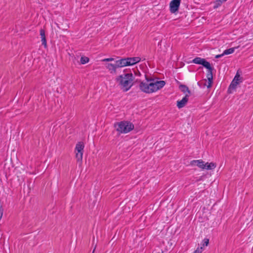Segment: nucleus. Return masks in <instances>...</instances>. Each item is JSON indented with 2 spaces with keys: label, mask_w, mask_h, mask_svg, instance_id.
Wrapping results in <instances>:
<instances>
[{
  "label": "nucleus",
  "mask_w": 253,
  "mask_h": 253,
  "mask_svg": "<svg viewBox=\"0 0 253 253\" xmlns=\"http://www.w3.org/2000/svg\"><path fill=\"white\" fill-rule=\"evenodd\" d=\"M165 84V82L164 81H157L153 79H146L145 82H141L139 87L142 91L150 93L160 89Z\"/></svg>",
  "instance_id": "f257e3e1"
},
{
  "label": "nucleus",
  "mask_w": 253,
  "mask_h": 253,
  "mask_svg": "<svg viewBox=\"0 0 253 253\" xmlns=\"http://www.w3.org/2000/svg\"><path fill=\"white\" fill-rule=\"evenodd\" d=\"M133 76L132 73L124 74L118 76L116 82L123 91H128L133 84Z\"/></svg>",
  "instance_id": "f03ea898"
},
{
  "label": "nucleus",
  "mask_w": 253,
  "mask_h": 253,
  "mask_svg": "<svg viewBox=\"0 0 253 253\" xmlns=\"http://www.w3.org/2000/svg\"><path fill=\"white\" fill-rule=\"evenodd\" d=\"M114 126L116 130L120 133H126L134 128L133 125L127 121H122L115 124Z\"/></svg>",
  "instance_id": "7ed1b4c3"
},
{
  "label": "nucleus",
  "mask_w": 253,
  "mask_h": 253,
  "mask_svg": "<svg viewBox=\"0 0 253 253\" xmlns=\"http://www.w3.org/2000/svg\"><path fill=\"white\" fill-rule=\"evenodd\" d=\"M105 67L111 74L116 75L117 73L118 69L123 67L121 60L120 59L116 60L114 63H107L105 64Z\"/></svg>",
  "instance_id": "20e7f679"
},
{
  "label": "nucleus",
  "mask_w": 253,
  "mask_h": 253,
  "mask_svg": "<svg viewBox=\"0 0 253 253\" xmlns=\"http://www.w3.org/2000/svg\"><path fill=\"white\" fill-rule=\"evenodd\" d=\"M242 82V78L240 76L239 72H237L233 81H232L228 88L229 93L232 92V90H235L237 86Z\"/></svg>",
  "instance_id": "39448f33"
},
{
  "label": "nucleus",
  "mask_w": 253,
  "mask_h": 253,
  "mask_svg": "<svg viewBox=\"0 0 253 253\" xmlns=\"http://www.w3.org/2000/svg\"><path fill=\"white\" fill-rule=\"evenodd\" d=\"M123 67L133 65L140 60L138 57L121 59Z\"/></svg>",
  "instance_id": "423d86ee"
},
{
  "label": "nucleus",
  "mask_w": 253,
  "mask_h": 253,
  "mask_svg": "<svg viewBox=\"0 0 253 253\" xmlns=\"http://www.w3.org/2000/svg\"><path fill=\"white\" fill-rule=\"evenodd\" d=\"M181 0H172L169 3L170 11L174 13L178 11Z\"/></svg>",
  "instance_id": "0eeeda50"
},
{
  "label": "nucleus",
  "mask_w": 253,
  "mask_h": 253,
  "mask_svg": "<svg viewBox=\"0 0 253 253\" xmlns=\"http://www.w3.org/2000/svg\"><path fill=\"white\" fill-rule=\"evenodd\" d=\"M193 62L195 64L202 65L208 69H211V65L210 63L206 61L205 59L203 58L196 57L193 60Z\"/></svg>",
  "instance_id": "6e6552de"
},
{
  "label": "nucleus",
  "mask_w": 253,
  "mask_h": 253,
  "mask_svg": "<svg viewBox=\"0 0 253 253\" xmlns=\"http://www.w3.org/2000/svg\"><path fill=\"white\" fill-rule=\"evenodd\" d=\"M189 99L188 94H185V96L181 100L177 101V106L178 108L183 107L188 102Z\"/></svg>",
  "instance_id": "1a4fd4ad"
},
{
  "label": "nucleus",
  "mask_w": 253,
  "mask_h": 253,
  "mask_svg": "<svg viewBox=\"0 0 253 253\" xmlns=\"http://www.w3.org/2000/svg\"><path fill=\"white\" fill-rule=\"evenodd\" d=\"M190 165L192 166H197L202 169H204V167H205V165H204V162L202 160L192 161L190 162Z\"/></svg>",
  "instance_id": "9d476101"
},
{
  "label": "nucleus",
  "mask_w": 253,
  "mask_h": 253,
  "mask_svg": "<svg viewBox=\"0 0 253 253\" xmlns=\"http://www.w3.org/2000/svg\"><path fill=\"white\" fill-rule=\"evenodd\" d=\"M84 144L82 142H78L75 147V153H83Z\"/></svg>",
  "instance_id": "9b49d317"
},
{
  "label": "nucleus",
  "mask_w": 253,
  "mask_h": 253,
  "mask_svg": "<svg viewBox=\"0 0 253 253\" xmlns=\"http://www.w3.org/2000/svg\"><path fill=\"white\" fill-rule=\"evenodd\" d=\"M40 36L41 37L42 42V44L44 45V47H46L47 46V43H46V40L45 35V32L44 30L43 29L40 30Z\"/></svg>",
  "instance_id": "f8f14e48"
},
{
  "label": "nucleus",
  "mask_w": 253,
  "mask_h": 253,
  "mask_svg": "<svg viewBox=\"0 0 253 253\" xmlns=\"http://www.w3.org/2000/svg\"><path fill=\"white\" fill-rule=\"evenodd\" d=\"M204 165H205V167H204V169H213L216 167V164L214 163H204Z\"/></svg>",
  "instance_id": "ddd939ff"
},
{
  "label": "nucleus",
  "mask_w": 253,
  "mask_h": 253,
  "mask_svg": "<svg viewBox=\"0 0 253 253\" xmlns=\"http://www.w3.org/2000/svg\"><path fill=\"white\" fill-rule=\"evenodd\" d=\"M179 88L180 89V90L183 92H184V93H185V94H188V96H189V95L190 94V90H189L187 86H186V85H180L179 86Z\"/></svg>",
  "instance_id": "4468645a"
},
{
  "label": "nucleus",
  "mask_w": 253,
  "mask_h": 253,
  "mask_svg": "<svg viewBox=\"0 0 253 253\" xmlns=\"http://www.w3.org/2000/svg\"><path fill=\"white\" fill-rule=\"evenodd\" d=\"M76 153V158L78 162L80 164L82 163V159H83V153Z\"/></svg>",
  "instance_id": "2eb2a0df"
},
{
  "label": "nucleus",
  "mask_w": 253,
  "mask_h": 253,
  "mask_svg": "<svg viewBox=\"0 0 253 253\" xmlns=\"http://www.w3.org/2000/svg\"><path fill=\"white\" fill-rule=\"evenodd\" d=\"M235 48H236L235 47H233V48H230L229 49L225 50L224 51V52H223L224 55L230 54L233 53L234 51H235Z\"/></svg>",
  "instance_id": "dca6fc26"
},
{
  "label": "nucleus",
  "mask_w": 253,
  "mask_h": 253,
  "mask_svg": "<svg viewBox=\"0 0 253 253\" xmlns=\"http://www.w3.org/2000/svg\"><path fill=\"white\" fill-rule=\"evenodd\" d=\"M89 59L87 57L82 56L81 58V63L82 64H84L88 63L89 62Z\"/></svg>",
  "instance_id": "f3484780"
},
{
  "label": "nucleus",
  "mask_w": 253,
  "mask_h": 253,
  "mask_svg": "<svg viewBox=\"0 0 253 253\" xmlns=\"http://www.w3.org/2000/svg\"><path fill=\"white\" fill-rule=\"evenodd\" d=\"M208 70L209 72L207 74V78H212V68L211 67V69Z\"/></svg>",
  "instance_id": "a211bd4d"
},
{
  "label": "nucleus",
  "mask_w": 253,
  "mask_h": 253,
  "mask_svg": "<svg viewBox=\"0 0 253 253\" xmlns=\"http://www.w3.org/2000/svg\"><path fill=\"white\" fill-rule=\"evenodd\" d=\"M103 62H111V61H115V59L113 58H105L102 60Z\"/></svg>",
  "instance_id": "6ab92c4d"
},
{
  "label": "nucleus",
  "mask_w": 253,
  "mask_h": 253,
  "mask_svg": "<svg viewBox=\"0 0 253 253\" xmlns=\"http://www.w3.org/2000/svg\"><path fill=\"white\" fill-rule=\"evenodd\" d=\"M203 250L202 247L201 248H198L193 253H201Z\"/></svg>",
  "instance_id": "aec40b11"
},
{
  "label": "nucleus",
  "mask_w": 253,
  "mask_h": 253,
  "mask_svg": "<svg viewBox=\"0 0 253 253\" xmlns=\"http://www.w3.org/2000/svg\"><path fill=\"white\" fill-rule=\"evenodd\" d=\"M203 242H204V243H203V246H204L205 245V246H207L209 243V240L208 239L205 238L204 239Z\"/></svg>",
  "instance_id": "412c9836"
},
{
  "label": "nucleus",
  "mask_w": 253,
  "mask_h": 253,
  "mask_svg": "<svg viewBox=\"0 0 253 253\" xmlns=\"http://www.w3.org/2000/svg\"><path fill=\"white\" fill-rule=\"evenodd\" d=\"M227 0H216V2L217 3V4L219 5H220L222 2H224L226 1Z\"/></svg>",
  "instance_id": "4be33fe9"
},
{
  "label": "nucleus",
  "mask_w": 253,
  "mask_h": 253,
  "mask_svg": "<svg viewBox=\"0 0 253 253\" xmlns=\"http://www.w3.org/2000/svg\"><path fill=\"white\" fill-rule=\"evenodd\" d=\"M223 55H224L223 53H222L221 54L216 55L215 56V58H220V57L223 56Z\"/></svg>",
  "instance_id": "5701e85b"
},
{
  "label": "nucleus",
  "mask_w": 253,
  "mask_h": 253,
  "mask_svg": "<svg viewBox=\"0 0 253 253\" xmlns=\"http://www.w3.org/2000/svg\"><path fill=\"white\" fill-rule=\"evenodd\" d=\"M212 83L208 82V84L207 85L208 88H210L211 86Z\"/></svg>",
  "instance_id": "b1692460"
},
{
  "label": "nucleus",
  "mask_w": 253,
  "mask_h": 253,
  "mask_svg": "<svg viewBox=\"0 0 253 253\" xmlns=\"http://www.w3.org/2000/svg\"><path fill=\"white\" fill-rule=\"evenodd\" d=\"M208 82L209 83H212V78H208Z\"/></svg>",
  "instance_id": "393cba45"
}]
</instances>
